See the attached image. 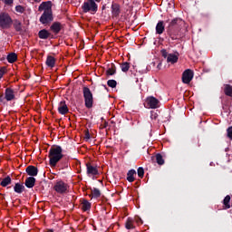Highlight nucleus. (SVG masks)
<instances>
[{
  "instance_id": "nucleus-17",
  "label": "nucleus",
  "mask_w": 232,
  "mask_h": 232,
  "mask_svg": "<svg viewBox=\"0 0 232 232\" xmlns=\"http://www.w3.org/2000/svg\"><path fill=\"white\" fill-rule=\"evenodd\" d=\"M111 14L114 17L119 16V14H121V7L117 4H112L111 5Z\"/></svg>"
},
{
  "instance_id": "nucleus-12",
  "label": "nucleus",
  "mask_w": 232,
  "mask_h": 232,
  "mask_svg": "<svg viewBox=\"0 0 232 232\" xmlns=\"http://www.w3.org/2000/svg\"><path fill=\"white\" fill-rule=\"evenodd\" d=\"M58 111L59 113H61V115H66V113H68L69 110H68V105H66V102L64 101L60 102L58 106Z\"/></svg>"
},
{
  "instance_id": "nucleus-27",
  "label": "nucleus",
  "mask_w": 232,
  "mask_h": 232,
  "mask_svg": "<svg viewBox=\"0 0 232 232\" xmlns=\"http://www.w3.org/2000/svg\"><path fill=\"white\" fill-rule=\"evenodd\" d=\"M229 202H231V197L229 195H227V197H225V198L223 200V204H224L226 209H229V208H231V205L229 204Z\"/></svg>"
},
{
  "instance_id": "nucleus-32",
  "label": "nucleus",
  "mask_w": 232,
  "mask_h": 232,
  "mask_svg": "<svg viewBox=\"0 0 232 232\" xmlns=\"http://www.w3.org/2000/svg\"><path fill=\"white\" fill-rule=\"evenodd\" d=\"M121 72H128L130 70V63L125 62L121 64Z\"/></svg>"
},
{
  "instance_id": "nucleus-7",
  "label": "nucleus",
  "mask_w": 232,
  "mask_h": 232,
  "mask_svg": "<svg viewBox=\"0 0 232 232\" xmlns=\"http://www.w3.org/2000/svg\"><path fill=\"white\" fill-rule=\"evenodd\" d=\"M5 99L7 102L17 100V92L10 87L5 91Z\"/></svg>"
},
{
  "instance_id": "nucleus-10",
  "label": "nucleus",
  "mask_w": 232,
  "mask_h": 232,
  "mask_svg": "<svg viewBox=\"0 0 232 232\" xmlns=\"http://www.w3.org/2000/svg\"><path fill=\"white\" fill-rule=\"evenodd\" d=\"M88 177H95L99 175V169L97 167L92 165V163L86 164Z\"/></svg>"
},
{
  "instance_id": "nucleus-19",
  "label": "nucleus",
  "mask_w": 232,
  "mask_h": 232,
  "mask_svg": "<svg viewBox=\"0 0 232 232\" xmlns=\"http://www.w3.org/2000/svg\"><path fill=\"white\" fill-rule=\"evenodd\" d=\"M25 186L26 188H32L35 186V178L29 177L25 179Z\"/></svg>"
},
{
  "instance_id": "nucleus-20",
  "label": "nucleus",
  "mask_w": 232,
  "mask_h": 232,
  "mask_svg": "<svg viewBox=\"0 0 232 232\" xmlns=\"http://www.w3.org/2000/svg\"><path fill=\"white\" fill-rule=\"evenodd\" d=\"M51 30L52 32H53L54 34H59L61 32V23L59 22H54L52 25H51Z\"/></svg>"
},
{
  "instance_id": "nucleus-38",
  "label": "nucleus",
  "mask_w": 232,
  "mask_h": 232,
  "mask_svg": "<svg viewBox=\"0 0 232 232\" xmlns=\"http://www.w3.org/2000/svg\"><path fill=\"white\" fill-rule=\"evenodd\" d=\"M227 137L232 140V126L227 130Z\"/></svg>"
},
{
  "instance_id": "nucleus-44",
  "label": "nucleus",
  "mask_w": 232,
  "mask_h": 232,
  "mask_svg": "<svg viewBox=\"0 0 232 232\" xmlns=\"http://www.w3.org/2000/svg\"><path fill=\"white\" fill-rule=\"evenodd\" d=\"M86 138H87V139H90V134H86Z\"/></svg>"
},
{
  "instance_id": "nucleus-46",
  "label": "nucleus",
  "mask_w": 232,
  "mask_h": 232,
  "mask_svg": "<svg viewBox=\"0 0 232 232\" xmlns=\"http://www.w3.org/2000/svg\"><path fill=\"white\" fill-rule=\"evenodd\" d=\"M140 222H142V219L141 218H139Z\"/></svg>"
},
{
  "instance_id": "nucleus-31",
  "label": "nucleus",
  "mask_w": 232,
  "mask_h": 232,
  "mask_svg": "<svg viewBox=\"0 0 232 232\" xmlns=\"http://www.w3.org/2000/svg\"><path fill=\"white\" fill-rule=\"evenodd\" d=\"M92 198H99V197H101V190H99V188H93L92 190Z\"/></svg>"
},
{
  "instance_id": "nucleus-13",
  "label": "nucleus",
  "mask_w": 232,
  "mask_h": 232,
  "mask_svg": "<svg viewBox=\"0 0 232 232\" xmlns=\"http://www.w3.org/2000/svg\"><path fill=\"white\" fill-rule=\"evenodd\" d=\"M179 62V53H169L167 57V63H170V64H175V63Z\"/></svg>"
},
{
  "instance_id": "nucleus-2",
  "label": "nucleus",
  "mask_w": 232,
  "mask_h": 232,
  "mask_svg": "<svg viewBox=\"0 0 232 232\" xmlns=\"http://www.w3.org/2000/svg\"><path fill=\"white\" fill-rule=\"evenodd\" d=\"M63 157L64 156L63 155V148L61 146L55 145L51 147L48 154L50 166L55 168Z\"/></svg>"
},
{
  "instance_id": "nucleus-21",
  "label": "nucleus",
  "mask_w": 232,
  "mask_h": 232,
  "mask_svg": "<svg viewBox=\"0 0 232 232\" xmlns=\"http://www.w3.org/2000/svg\"><path fill=\"white\" fill-rule=\"evenodd\" d=\"M14 190L15 193L21 195L24 191V185L21 183H16L14 187Z\"/></svg>"
},
{
  "instance_id": "nucleus-24",
  "label": "nucleus",
  "mask_w": 232,
  "mask_h": 232,
  "mask_svg": "<svg viewBox=\"0 0 232 232\" xmlns=\"http://www.w3.org/2000/svg\"><path fill=\"white\" fill-rule=\"evenodd\" d=\"M38 35H39L40 39H48V37H50V32L44 29L38 33Z\"/></svg>"
},
{
  "instance_id": "nucleus-43",
  "label": "nucleus",
  "mask_w": 232,
  "mask_h": 232,
  "mask_svg": "<svg viewBox=\"0 0 232 232\" xmlns=\"http://www.w3.org/2000/svg\"><path fill=\"white\" fill-rule=\"evenodd\" d=\"M35 3H41V0H34Z\"/></svg>"
},
{
  "instance_id": "nucleus-30",
  "label": "nucleus",
  "mask_w": 232,
  "mask_h": 232,
  "mask_svg": "<svg viewBox=\"0 0 232 232\" xmlns=\"http://www.w3.org/2000/svg\"><path fill=\"white\" fill-rule=\"evenodd\" d=\"M225 94H227L228 97H232V86L229 84L225 85Z\"/></svg>"
},
{
  "instance_id": "nucleus-11",
  "label": "nucleus",
  "mask_w": 232,
  "mask_h": 232,
  "mask_svg": "<svg viewBox=\"0 0 232 232\" xmlns=\"http://www.w3.org/2000/svg\"><path fill=\"white\" fill-rule=\"evenodd\" d=\"M27 175H29L30 177H37V174L39 173V169H37V168L35 166H28L25 169Z\"/></svg>"
},
{
  "instance_id": "nucleus-47",
  "label": "nucleus",
  "mask_w": 232,
  "mask_h": 232,
  "mask_svg": "<svg viewBox=\"0 0 232 232\" xmlns=\"http://www.w3.org/2000/svg\"><path fill=\"white\" fill-rule=\"evenodd\" d=\"M47 232H53V230H48Z\"/></svg>"
},
{
  "instance_id": "nucleus-9",
  "label": "nucleus",
  "mask_w": 232,
  "mask_h": 232,
  "mask_svg": "<svg viewBox=\"0 0 232 232\" xmlns=\"http://www.w3.org/2000/svg\"><path fill=\"white\" fill-rule=\"evenodd\" d=\"M191 81H193V71H191L190 69H187L182 74V82H184V84H189Z\"/></svg>"
},
{
  "instance_id": "nucleus-45",
  "label": "nucleus",
  "mask_w": 232,
  "mask_h": 232,
  "mask_svg": "<svg viewBox=\"0 0 232 232\" xmlns=\"http://www.w3.org/2000/svg\"><path fill=\"white\" fill-rule=\"evenodd\" d=\"M160 66H161V64L160 63V64L158 65V68H160Z\"/></svg>"
},
{
  "instance_id": "nucleus-5",
  "label": "nucleus",
  "mask_w": 232,
  "mask_h": 232,
  "mask_svg": "<svg viewBox=\"0 0 232 232\" xmlns=\"http://www.w3.org/2000/svg\"><path fill=\"white\" fill-rule=\"evenodd\" d=\"M83 98L85 101V106L87 108H92L93 106V94L92 93V91H90V88H83Z\"/></svg>"
},
{
  "instance_id": "nucleus-37",
  "label": "nucleus",
  "mask_w": 232,
  "mask_h": 232,
  "mask_svg": "<svg viewBox=\"0 0 232 232\" xmlns=\"http://www.w3.org/2000/svg\"><path fill=\"white\" fill-rule=\"evenodd\" d=\"M138 176L140 177V179H142V177H144V169L142 167H140L138 169Z\"/></svg>"
},
{
  "instance_id": "nucleus-8",
  "label": "nucleus",
  "mask_w": 232,
  "mask_h": 232,
  "mask_svg": "<svg viewBox=\"0 0 232 232\" xmlns=\"http://www.w3.org/2000/svg\"><path fill=\"white\" fill-rule=\"evenodd\" d=\"M53 189H54V191H56V193L63 195V194L66 193V191H68V184H66L63 180L57 181L54 184Z\"/></svg>"
},
{
  "instance_id": "nucleus-36",
  "label": "nucleus",
  "mask_w": 232,
  "mask_h": 232,
  "mask_svg": "<svg viewBox=\"0 0 232 232\" xmlns=\"http://www.w3.org/2000/svg\"><path fill=\"white\" fill-rule=\"evenodd\" d=\"M159 117V114L155 111H150V119L151 121H156V119Z\"/></svg>"
},
{
  "instance_id": "nucleus-28",
  "label": "nucleus",
  "mask_w": 232,
  "mask_h": 232,
  "mask_svg": "<svg viewBox=\"0 0 232 232\" xmlns=\"http://www.w3.org/2000/svg\"><path fill=\"white\" fill-rule=\"evenodd\" d=\"M125 227H126V229H133V227H135V226H133V218H129L127 219V222L125 224Z\"/></svg>"
},
{
  "instance_id": "nucleus-15",
  "label": "nucleus",
  "mask_w": 232,
  "mask_h": 232,
  "mask_svg": "<svg viewBox=\"0 0 232 232\" xmlns=\"http://www.w3.org/2000/svg\"><path fill=\"white\" fill-rule=\"evenodd\" d=\"M165 26H164V21L158 22L156 25V34L158 35H161V34H164Z\"/></svg>"
},
{
  "instance_id": "nucleus-29",
  "label": "nucleus",
  "mask_w": 232,
  "mask_h": 232,
  "mask_svg": "<svg viewBox=\"0 0 232 232\" xmlns=\"http://www.w3.org/2000/svg\"><path fill=\"white\" fill-rule=\"evenodd\" d=\"M115 72H116L115 65L111 63V65L108 68L106 73L107 75H115Z\"/></svg>"
},
{
  "instance_id": "nucleus-3",
  "label": "nucleus",
  "mask_w": 232,
  "mask_h": 232,
  "mask_svg": "<svg viewBox=\"0 0 232 232\" xmlns=\"http://www.w3.org/2000/svg\"><path fill=\"white\" fill-rule=\"evenodd\" d=\"M82 10L84 14H97L99 5L95 3V0H87L82 5Z\"/></svg>"
},
{
  "instance_id": "nucleus-39",
  "label": "nucleus",
  "mask_w": 232,
  "mask_h": 232,
  "mask_svg": "<svg viewBox=\"0 0 232 232\" xmlns=\"http://www.w3.org/2000/svg\"><path fill=\"white\" fill-rule=\"evenodd\" d=\"M161 55H162V57H164V59H168V55H169V54H168V51L163 50V51H161Z\"/></svg>"
},
{
  "instance_id": "nucleus-1",
  "label": "nucleus",
  "mask_w": 232,
  "mask_h": 232,
  "mask_svg": "<svg viewBox=\"0 0 232 232\" xmlns=\"http://www.w3.org/2000/svg\"><path fill=\"white\" fill-rule=\"evenodd\" d=\"M39 12H43V14L40 17V23L42 24H48L53 21V16L52 14V2H43L39 7Z\"/></svg>"
},
{
  "instance_id": "nucleus-26",
  "label": "nucleus",
  "mask_w": 232,
  "mask_h": 232,
  "mask_svg": "<svg viewBox=\"0 0 232 232\" xmlns=\"http://www.w3.org/2000/svg\"><path fill=\"white\" fill-rule=\"evenodd\" d=\"M179 23H182V19L180 18H174L169 22V28H173V26H177V24H179Z\"/></svg>"
},
{
  "instance_id": "nucleus-25",
  "label": "nucleus",
  "mask_w": 232,
  "mask_h": 232,
  "mask_svg": "<svg viewBox=\"0 0 232 232\" xmlns=\"http://www.w3.org/2000/svg\"><path fill=\"white\" fill-rule=\"evenodd\" d=\"M8 63H15L17 61V54L15 53H11L7 55Z\"/></svg>"
},
{
  "instance_id": "nucleus-18",
  "label": "nucleus",
  "mask_w": 232,
  "mask_h": 232,
  "mask_svg": "<svg viewBox=\"0 0 232 232\" xmlns=\"http://www.w3.org/2000/svg\"><path fill=\"white\" fill-rule=\"evenodd\" d=\"M10 184H12V178H10V176H6L2 180H0V186H2V188H6V186Z\"/></svg>"
},
{
  "instance_id": "nucleus-34",
  "label": "nucleus",
  "mask_w": 232,
  "mask_h": 232,
  "mask_svg": "<svg viewBox=\"0 0 232 232\" xmlns=\"http://www.w3.org/2000/svg\"><path fill=\"white\" fill-rule=\"evenodd\" d=\"M107 84H108V86H109L110 88H116V86H117V81H115V80H109V81L107 82Z\"/></svg>"
},
{
  "instance_id": "nucleus-22",
  "label": "nucleus",
  "mask_w": 232,
  "mask_h": 232,
  "mask_svg": "<svg viewBox=\"0 0 232 232\" xmlns=\"http://www.w3.org/2000/svg\"><path fill=\"white\" fill-rule=\"evenodd\" d=\"M82 208L83 209V211H90V209H92V203H90L86 199H83V201L82 202Z\"/></svg>"
},
{
  "instance_id": "nucleus-33",
  "label": "nucleus",
  "mask_w": 232,
  "mask_h": 232,
  "mask_svg": "<svg viewBox=\"0 0 232 232\" xmlns=\"http://www.w3.org/2000/svg\"><path fill=\"white\" fill-rule=\"evenodd\" d=\"M156 162L160 166H162V164H164V159L162 158V155H160V154L156 155Z\"/></svg>"
},
{
  "instance_id": "nucleus-35",
  "label": "nucleus",
  "mask_w": 232,
  "mask_h": 232,
  "mask_svg": "<svg viewBox=\"0 0 232 232\" xmlns=\"http://www.w3.org/2000/svg\"><path fill=\"white\" fill-rule=\"evenodd\" d=\"M15 11L18 14H24V7H23L22 5H16L15 6Z\"/></svg>"
},
{
  "instance_id": "nucleus-4",
  "label": "nucleus",
  "mask_w": 232,
  "mask_h": 232,
  "mask_svg": "<svg viewBox=\"0 0 232 232\" xmlns=\"http://www.w3.org/2000/svg\"><path fill=\"white\" fill-rule=\"evenodd\" d=\"M13 23L14 20H12V17L8 13L0 14V28H2V30H8L9 28H12Z\"/></svg>"
},
{
  "instance_id": "nucleus-14",
  "label": "nucleus",
  "mask_w": 232,
  "mask_h": 232,
  "mask_svg": "<svg viewBox=\"0 0 232 232\" xmlns=\"http://www.w3.org/2000/svg\"><path fill=\"white\" fill-rule=\"evenodd\" d=\"M55 63H56L55 57H53L52 55L47 56L45 64H46V66H48V68H54Z\"/></svg>"
},
{
  "instance_id": "nucleus-40",
  "label": "nucleus",
  "mask_w": 232,
  "mask_h": 232,
  "mask_svg": "<svg viewBox=\"0 0 232 232\" xmlns=\"http://www.w3.org/2000/svg\"><path fill=\"white\" fill-rule=\"evenodd\" d=\"M5 101H6V99L5 98V94L0 93V102H5Z\"/></svg>"
},
{
  "instance_id": "nucleus-16",
  "label": "nucleus",
  "mask_w": 232,
  "mask_h": 232,
  "mask_svg": "<svg viewBox=\"0 0 232 232\" xmlns=\"http://www.w3.org/2000/svg\"><path fill=\"white\" fill-rule=\"evenodd\" d=\"M13 26L15 32H23V23H21V21L14 19L13 21Z\"/></svg>"
},
{
  "instance_id": "nucleus-23",
  "label": "nucleus",
  "mask_w": 232,
  "mask_h": 232,
  "mask_svg": "<svg viewBox=\"0 0 232 232\" xmlns=\"http://www.w3.org/2000/svg\"><path fill=\"white\" fill-rule=\"evenodd\" d=\"M136 171L135 169H130L128 173H127V180L129 182H133L135 180V177L134 175H136Z\"/></svg>"
},
{
  "instance_id": "nucleus-42",
  "label": "nucleus",
  "mask_w": 232,
  "mask_h": 232,
  "mask_svg": "<svg viewBox=\"0 0 232 232\" xmlns=\"http://www.w3.org/2000/svg\"><path fill=\"white\" fill-rule=\"evenodd\" d=\"M3 75H5V69H0V79H3Z\"/></svg>"
},
{
  "instance_id": "nucleus-6",
  "label": "nucleus",
  "mask_w": 232,
  "mask_h": 232,
  "mask_svg": "<svg viewBox=\"0 0 232 232\" xmlns=\"http://www.w3.org/2000/svg\"><path fill=\"white\" fill-rule=\"evenodd\" d=\"M160 102L159 99L153 97V96H149L147 97L145 101V107L150 108V110H157V108H160Z\"/></svg>"
},
{
  "instance_id": "nucleus-41",
  "label": "nucleus",
  "mask_w": 232,
  "mask_h": 232,
  "mask_svg": "<svg viewBox=\"0 0 232 232\" xmlns=\"http://www.w3.org/2000/svg\"><path fill=\"white\" fill-rule=\"evenodd\" d=\"M5 2V5H13L14 4V0H2Z\"/></svg>"
}]
</instances>
